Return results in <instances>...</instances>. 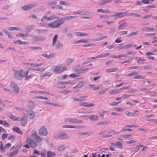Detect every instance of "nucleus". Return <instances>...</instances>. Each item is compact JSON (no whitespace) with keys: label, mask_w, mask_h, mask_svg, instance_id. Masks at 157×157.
Instances as JSON below:
<instances>
[{"label":"nucleus","mask_w":157,"mask_h":157,"mask_svg":"<svg viewBox=\"0 0 157 157\" xmlns=\"http://www.w3.org/2000/svg\"><path fill=\"white\" fill-rule=\"evenodd\" d=\"M142 145H138L136 147H134V150L135 152H137L139 149L140 146H143Z\"/></svg>","instance_id":"56"},{"label":"nucleus","mask_w":157,"mask_h":157,"mask_svg":"<svg viewBox=\"0 0 157 157\" xmlns=\"http://www.w3.org/2000/svg\"><path fill=\"white\" fill-rule=\"evenodd\" d=\"M152 17V14H150L149 15H145L143 16L142 17L143 19H146L148 18H149L151 17Z\"/></svg>","instance_id":"61"},{"label":"nucleus","mask_w":157,"mask_h":157,"mask_svg":"<svg viewBox=\"0 0 157 157\" xmlns=\"http://www.w3.org/2000/svg\"><path fill=\"white\" fill-rule=\"evenodd\" d=\"M119 91L118 90H115L114 89L110 90L109 92V94H114L119 93Z\"/></svg>","instance_id":"33"},{"label":"nucleus","mask_w":157,"mask_h":157,"mask_svg":"<svg viewBox=\"0 0 157 157\" xmlns=\"http://www.w3.org/2000/svg\"><path fill=\"white\" fill-rule=\"evenodd\" d=\"M8 30L11 31H13L14 30H20L21 29L20 28L14 27H8Z\"/></svg>","instance_id":"37"},{"label":"nucleus","mask_w":157,"mask_h":157,"mask_svg":"<svg viewBox=\"0 0 157 157\" xmlns=\"http://www.w3.org/2000/svg\"><path fill=\"white\" fill-rule=\"evenodd\" d=\"M25 142L26 144H24L23 147L28 149L29 148V146L33 148H35L37 146V144L35 141L30 137H27Z\"/></svg>","instance_id":"1"},{"label":"nucleus","mask_w":157,"mask_h":157,"mask_svg":"<svg viewBox=\"0 0 157 157\" xmlns=\"http://www.w3.org/2000/svg\"><path fill=\"white\" fill-rule=\"evenodd\" d=\"M56 155V154L52 151H48L47 153V157H54Z\"/></svg>","instance_id":"24"},{"label":"nucleus","mask_w":157,"mask_h":157,"mask_svg":"<svg viewBox=\"0 0 157 157\" xmlns=\"http://www.w3.org/2000/svg\"><path fill=\"white\" fill-rule=\"evenodd\" d=\"M128 14H129V16H132L136 17H140L141 16V15L140 14L136 13H129Z\"/></svg>","instance_id":"31"},{"label":"nucleus","mask_w":157,"mask_h":157,"mask_svg":"<svg viewBox=\"0 0 157 157\" xmlns=\"http://www.w3.org/2000/svg\"><path fill=\"white\" fill-rule=\"evenodd\" d=\"M18 121H21V124L23 126H25L27 122V119L26 118H24L23 117H19Z\"/></svg>","instance_id":"8"},{"label":"nucleus","mask_w":157,"mask_h":157,"mask_svg":"<svg viewBox=\"0 0 157 157\" xmlns=\"http://www.w3.org/2000/svg\"><path fill=\"white\" fill-rule=\"evenodd\" d=\"M64 121L66 122L74 124L81 123L82 122V121L81 120L72 117L66 118L64 119Z\"/></svg>","instance_id":"3"},{"label":"nucleus","mask_w":157,"mask_h":157,"mask_svg":"<svg viewBox=\"0 0 157 157\" xmlns=\"http://www.w3.org/2000/svg\"><path fill=\"white\" fill-rule=\"evenodd\" d=\"M38 133L40 135L45 136L48 134V131L45 128L43 127L39 130Z\"/></svg>","instance_id":"5"},{"label":"nucleus","mask_w":157,"mask_h":157,"mask_svg":"<svg viewBox=\"0 0 157 157\" xmlns=\"http://www.w3.org/2000/svg\"><path fill=\"white\" fill-rule=\"evenodd\" d=\"M74 61V59L72 58H69L66 60V63L67 65H69L72 63Z\"/></svg>","instance_id":"38"},{"label":"nucleus","mask_w":157,"mask_h":157,"mask_svg":"<svg viewBox=\"0 0 157 157\" xmlns=\"http://www.w3.org/2000/svg\"><path fill=\"white\" fill-rule=\"evenodd\" d=\"M14 77L17 79H19V77H21V74L20 70L16 71L14 74Z\"/></svg>","instance_id":"15"},{"label":"nucleus","mask_w":157,"mask_h":157,"mask_svg":"<svg viewBox=\"0 0 157 157\" xmlns=\"http://www.w3.org/2000/svg\"><path fill=\"white\" fill-rule=\"evenodd\" d=\"M90 119L91 121H95L98 120V117L97 115L91 114L90 116Z\"/></svg>","instance_id":"18"},{"label":"nucleus","mask_w":157,"mask_h":157,"mask_svg":"<svg viewBox=\"0 0 157 157\" xmlns=\"http://www.w3.org/2000/svg\"><path fill=\"white\" fill-rule=\"evenodd\" d=\"M20 71L21 78H23L25 77L28 74V71H25L23 69H21L20 70Z\"/></svg>","instance_id":"12"},{"label":"nucleus","mask_w":157,"mask_h":157,"mask_svg":"<svg viewBox=\"0 0 157 157\" xmlns=\"http://www.w3.org/2000/svg\"><path fill=\"white\" fill-rule=\"evenodd\" d=\"M6 115L11 119L13 121H18L19 117H16L15 116H13L12 114L10 113H6Z\"/></svg>","instance_id":"10"},{"label":"nucleus","mask_w":157,"mask_h":157,"mask_svg":"<svg viewBox=\"0 0 157 157\" xmlns=\"http://www.w3.org/2000/svg\"><path fill=\"white\" fill-rule=\"evenodd\" d=\"M36 142L41 143L42 142V139L39 136H38L35 139Z\"/></svg>","instance_id":"55"},{"label":"nucleus","mask_w":157,"mask_h":157,"mask_svg":"<svg viewBox=\"0 0 157 157\" xmlns=\"http://www.w3.org/2000/svg\"><path fill=\"white\" fill-rule=\"evenodd\" d=\"M58 67H59L58 68V73L62 72L66 70V67H62L61 65H58Z\"/></svg>","instance_id":"25"},{"label":"nucleus","mask_w":157,"mask_h":157,"mask_svg":"<svg viewBox=\"0 0 157 157\" xmlns=\"http://www.w3.org/2000/svg\"><path fill=\"white\" fill-rule=\"evenodd\" d=\"M59 4L63 5H67L70 4V3L68 2L64 1H60L59 2Z\"/></svg>","instance_id":"50"},{"label":"nucleus","mask_w":157,"mask_h":157,"mask_svg":"<svg viewBox=\"0 0 157 157\" xmlns=\"http://www.w3.org/2000/svg\"><path fill=\"white\" fill-rule=\"evenodd\" d=\"M146 60L142 58H141L140 57L139 59L137 60V63L142 64V62L144 61H145Z\"/></svg>","instance_id":"54"},{"label":"nucleus","mask_w":157,"mask_h":157,"mask_svg":"<svg viewBox=\"0 0 157 157\" xmlns=\"http://www.w3.org/2000/svg\"><path fill=\"white\" fill-rule=\"evenodd\" d=\"M28 106L29 108L34 109L35 106V102L33 101L29 100L28 101Z\"/></svg>","instance_id":"14"},{"label":"nucleus","mask_w":157,"mask_h":157,"mask_svg":"<svg viewBox=\"0 0 157 157\" xmlns=\"http://www.w3.org/2000/svg\"><path fill=\"white\" fill-rule=\"evenodd\" d=\"M44 63L39 64L32 63V64H31V65L33 66L34 67H38L41 66V65H44Z\"/></svg>","instance_id":"47"},{"label":"nucleus","mask_w":157,"mask_h":157,"mask_svg":"<svg viewBox=\"0 0 157 157\" xmlns=\"http://www.w3.org/2000/svg\"><path fill=\"white\" fill-rule=\"evenodd\" d=\"M36 6V5L35 4H28L26 5L23 6L21 7V8L24 10L26 11L31 9Z\"/></svg>","instance_id":"6"},{"label":"nucleus","mask_w":157,"mask_h":157,"mask_svg":"<svg viewBox=\"0 0 157 157\" xmlns=\"http://www.w3.org/2000/svg\"><path fill=\"white\" fill-rule=\"evenodd\" d=\"M114 109L117 112H121L123 110L122 108L117 107H115Z\"/></svg>","instance_id":"58"},{"label":"nucleus","mask_w":157,"mask_h":157,"mask_svg":"<svg viewBox=\"0 0 157 157\" xmlns=\"http://www.w3.org/2000/svg\"><path fill=\"white\" fill-rule=\"evenodd\" d=\"M126 15V12L118 13H116L113 16L115 19L121 18Z\"/></svg>","instance_id":"7"},{"label":"nucleus","mask_w":157,"mask_h":157,"mask_svg":"<svg viewBox=\"0 0 157 157\" xmlns=\"http://www.w3.org/2000/svg\"><path fill=\"white\" fill-rule=\"evenodd\" d=\"M28 115L30 119H33L35 117V114L33 111H31L28 112Z\"/></svg>","instance_id":"17"},{"label":"nucleus","mask_w":157,"mask_h":157,"mask_svg":"<svg viewBox=\"0 0 157 157\" xmlns=\"http://www.w3.org/2000/svg\"><path fill=\"white\" fill-rule=\"evenodd\" d=\"M17 86V85L14 82L12 81L11 82L10 85L11 88H14Z\"/></svg>","instance_id":"51"},{"label":"nucleus","mask_w":157,"mask_h":157,"mask_svg":"<svg viewBox=\"0 0 157 157\" xmlns=\"http://www.w3.org/2000/svg\"><path fill=\"white\" fill-rule=\"evenodd\" d=\"M117 68H112L110 69H106L105 71L106 73H109L117 72Z\"/></svg>","instance_id":"20"},{"label":"nucleus","mask_w":157,"mask_h":157,"mask_svg":"<svg viewBox=\"0 0 157 157\" xmlns=\"http://www.w3.org/2000/svg\"><path fill=\"white\" fill-rule=\"evenodd\" d=\"M18 152V150H16L13 151L12 152H11L9 154V155L10 156H12L13 155H16Z\"/></svg>","instance_id":"48"},{"label":"nucleus","mask_w":157,"mask_h":157,"mask_svg":"<svg viewBox=\"0 0 157 157\" xmlns=\"http://www.w3.org/2000/svg\"><path fill=\"white\" fill-rule=\"evenodd\" d=\"M57 37H58L57 35H56L54 36V37L53 38V40L52 45H55V44H56V42L57 41Z\"/></svg>","instance_id":"41"},{"label":"nucleus","mask_w":157,"mask_h":157,"mask_svg":"<svg viewBox=\"0 0 157 157\" xmlns=\"http://www.w3.org/2000/svg\"><path fill=\"white\" fill-rule=\"evenodd\" d=\"M87 96H80L78 97V98H73V99L74 101H83V99L85 97H86Z\"/></svg>","instance_id":"19"},{"label":"nucleus","mask_w":157,"mask_h":157,"mask_svg":"<svg viewBox=\"0 0 157 157\" xmlns=\"http://www.w3.org/2000/svg\"><path fill=\"white\" fill-rule=\"evenodd\" d=\"M58 17H57L53 15H51L49 16L47 18V20L48 21H51L53 20L54 19H57L59 18Z\"/></svg>","instance_id":"34"},{"label":"nucleus","mask_w":157,"mask_h":157,"mask_svg":"<svg viewBox=\"0 0 157 157\" xmlns=\"http://www.w3.org/2000/svg\"><path fill=\"white\" fill-rule=\"evenodd\" d=\"M13 89H14V92L16 94H17L19 92V87L18 86H17L15 87L14 88H13Z\"/></svg>","instance_id":"52"},{"label":"nucleus","mask_w":157,"mask_h":157,"mask_svg":"<svg viewBox=\"0 0 157 157\" xmlns=\"http://www.w3.org/2000/svg\"><path fill=\"white\" fill-rule=\"evenodd\" d=\"M116 147V145H115V144L112 142L111 144V146L109 147V149L110 150L114 151L115 150V148Z\"/></svg>","instance_id":"35"},{"label":"nucleus","mask_w":157,"mask_h":157,"mask_svg":"<svg viewBox=\"0 0 157 157\" xmlns=\"http://www.w3.org/2000/svg\"><path fill=\"white\" fill-rule=\"evenodd\" d=\"M97 11L99 13L101 12L103 13H109V10H104L102 9H98Z\"/></svg>","instance_id":"26"},{"label":"nucleus","mask_w":157,"mask_h":157,"mask_svg":"<svg viewBox=\"0 0 157 157\" xmlns=\"http://www.w3.org/2000/svg\"><path fill=\"white\" fill-rule=\"evenodd\" d=\"M63 23V20L59 19L58 20L55 21L53 22L48 23L47 25L50 28H55L58 27Z\"/></svg>","instance_id":"2"},{"label":"nucleus","mask_w":157,"mask_h":157,"mask_svg":"<svg viewBox=\"0 0 157 157\" xmlns=\"http://www.w3.org/2000/svg\"><path fill=\"white\" fill-rule=\"evenodd\" d=\"M155 29H155L154 28H152L148 27H145L143 29V30L145 31L153 30Z\"/></svg>","instance_id":"59"},{"label":"nucleus","mask_w":157,"mask_h":157,"mask_svg":"<svg viewBox=\"0 0 157 157\" xmlns=\"http://www.w3.org/2000/svg\"><path fill=\"white\" fill-rule=\"evenodd\" d=\"M88 40H87L82 39L74 42V44H80L82 43H88Z\"/></svg>","instance_id":"22"},{"label":"nucleus","mask_w":157,"mask_h":157,"mask_svg":"<svg viewBox=\"0 0 157 157\" xmlns=\"http://www.w3.org/2000/svg\"><path fill=\"white\" fill-rule=\"evenodd\" d=\"M76 36H85L89 35L87 33L80 32H76L74 33Z\"/></svg>","instance_id":"16"},{"label":"nucleus","mask_w":157,"mask_h":157,"mask_svg":"<svg viewBox=\"0 0 157 157\" xmlns=\"http://www.w3.org/2000/svg\"><path fill=\"white\" fill-rule=\"evenodd\" d=\"M145 78V76H142L140 75H138L135 76L133 79H144Z\"/></svg>","instance_id":"32"},{"label":"nucleus","mask_w":157,"mask_h":157,"mask_svg":"<svg viewBox=\"0 0 157 157\" xmlns=\"http://www.w3.org/2000/svg\"><path fill=\"white\" fill-rule=\"evenodd\" d=\"M71 83L67 81H60L59 82V84L60 85L70 84Z\"/></svg>","instance_id":"42"},{"label":"nucleus","mask_w":157,"mask_h":157,"mask_svg":"<svg viewBox=\"0 0 157 157\" xmlns=\"http://www.w3.org/2000/svg\"><path fill=\"white\" fill-rule=\"evenodd\" d=\"M115 145L118 148L121 149L122 148L123 144L120 141H117L115 144Z\"/></svg>","instance_id":"27"},{"label":"nucleus","mask_w":157,"mask_h":157,"mask_svg":"<svg viewBox=\"0 0 157 157\" xmlns=\"http://www.w3.org/2000/svg\"><path fill=\"white\" fill-rule=\"evenodd\" d=\"M62 128L79 129L82 128L83 127L80 125H64L62 126Z\"/></svg>","instance_id":"4"},{"label":"nucleus","mask_w":157,"mask_h":157,"mask_svg":"<svg viewBox=\"0 0 157 157\" xmlns=\"http://www.w3.org/2000/svg\"><path fill=\"white\" fill-rule=\"evenodd\" d=\"M31 132V136L33 138L35 139L38 136L37 135L36 131L35 130L32 131Z\"/></svg>","instance_id":"28"},{"label":"nucleus","mask_w":157,"mask_h":157,"mask_svg":"<svg viewBox=\"0 0 157 157\" xmlns=\"http://www.w3.org/2000/svg\"><path fill=\"white\" fill-rule=\"evenodd\" d=\"M137 72H133L128 74L127 75L128 77H130L131 76H134L136 75H137Z\"/></svg>","instance_id":"60"},{"label":"nucleus","mask_w":157,"mask_h":157,"mask_svg":"<svg viewBox=\"0 0 157 157\" xmlns=\"http://www.w3.org/2000/svg\"><path fill=\"white\" fill-rule=\"evenodd\" d=\"M35 74H32L30 75H27L25 78V80H28L32 78L34 76H35Z\"/></svg>","instance_id":"36"},{"label":"nucleus","mask_w":157,"mask_h":157,"mask_svg":"<svg viewBox=\"0 0 157 157\" xmlns=\"http://www.w3.org/2000/svg\"><path fill=\"white\" fill-rule=\"evenodd\" d=\"M66 146L63 145H60L58 148V150L59 151H63L65 149Z\"/></svg>","instance_id":"29"},{"label":"nucleus","mask_w":157,"mask_h":157,"mask_svg":"<svg viewBox=\"0 0 157 157\" xmlns=\"http://www.w3.org/2000/svg\"><path fill=\"white\" fill-rule=\"evenodd\" d=\"M13 131L16 132L17 133L22 135L23 132L17 126H14L12 128Z\"/></svg>","instance_id":"13"},{"label":"nucleus","mask_w":157,"mask_h":157,"mask_svg":"<svg viewBox=\"0 0 157 157\" xmlns=\"http://www.w3.org/2000/svg\"><path fill=\"white\" fill-rule=\"evenodd\" d=\"M157 42V36L154 37L153 38V41H152V43H155Z\"/></svg>","instance_id":"64"},{"label":"nucleus","mask_w":157,"mask_h":157,"mask_svg":"<svg viewBox=\"0 0 157 157\" xmlns=\"http://www.w3.org/2000/svg\"><path fill=\"white\" fill-rule=\"evenodd\" d=\"M58 66H52L51 69L53 71L55 72L58 73Z\"/></svg>","instance_id":"40"},{"label":"nucleus","mask_w":157,"mask_h":157,"mask_svg":"<svg viewBox=\"0 0 157 157\" xmlns=\"http://www.w3.org/2000/svg\"><path fill=\"white\" fill-rule=\"evenodd\" d=\"M29 70H34L35 71H40V72H42L43 71L45 70V69L44 68H37L36 69H30V68H29Z\"/></svg>","instance_id":"39"},{"label":"nucleus","mask_w":157,"mask_h":157,"mask_svg":"<svg viewBox=\"0 0 157 157\" xmlns=\"http://www.w3.org/2000/svg\"><path fill=\"white\" fill-rule=\"evenodd\" d=\"M112 0H101V3L100 4L101 5L105 4V3H108L112 1Z\"/></svg>","instance_id":"43"},{"label":"nucleus","mask_w":157,"mask_h":157,"mask_svg":"<svg viewBox=\"0 0 157 157\" xmlns=\"http://www.w3.org/2000/svg\"><path fill=\"white\" fill-rule=\"evenodd\" d=\"M79 104L86 108L90 107L94 105L93 104H89V103L86 102H81L79 103Z\"/></svg>","instance_id":"11"},{"label":"nucleus","mask_w":157,"mask_h":157,"mask_svg":"<svg viewBox=\"0 0 157 157\" xmlns=\"http://www.w3.org/2000/svg\"><path fill=\"white\" fill-rule=\"evenodd\" d=\"M150 68V66L148 65L145 66H142L139 68L141 70H145L147 69Z\"/></svg>","instance_id":"53"},{"label":"nucleus","mask_w":157,"mask_h":157,"mask_svg":"<svg viewBox=\"0 0 157 157\" xmlns=\"http://www.w3.org/2000/svg\"><path fill=\"white\" fill-rule=\"evenodd\" d=\"M3 31L5 33L6 35L8 36V37H9V38L11 37H10L11 35L9 33V32H8V31H6V30H5L4 29H3Z\"/></svg>","instance_id":"63"},{"label":"nucleus","mask_w":157,"mask_h":157,"mask_svg":"<svg viewBox=\"0 0 157 157\" xmlns=\"http://www.w3.org/2000/svg\"><path fill=\"white\" fill-rule=\"evenodd\" d=\"M15 44L18 43L19 45L26 44H28V42L26 41H22L20 40H17L14 42Z\"/></svg>","instance_id":"23"},{"label":"nucleus","mask_w":157,"mask_h":157,"mask_svg":"<svg viewBox=\"0 0 157 157\" xmlns=\"http://www.w3.org/2000/svg\"><path fill=\"white\" fill-rule=\"evenodd\" d=\"M127 56V55L125 54H121L117 56V59H120L122 57H126Z\"/></svg>","instance_id":"62"},{"label":"nucleus","mask_w":157,"mask_h":157,"mask_svg":"<svg viewBox=\"0 0 157 157\" xmlns=\"http://www.w3.org/2000/svg\"><path fill=\"white\" fill-rule=\"evenodd\" d=\"M127 23L126 22L124 23L121 25H120L118 27V28L119 29H121L122 28H124L126 26H127Z\"/></svg>","instance_id":"44"},{"label":"nucleus","mask_w":157,"mask_h":157,"mask_svg":"<svg viewBox=\"0 0 157 157\" xmlns=\"http://www.w3.org/2000/svg\"><path fill=\"white\" fill-rule=\"evenodd\" d=\"M138 126H136L134 124H132V125H128L127 124L125 125V127L126 128H134L138 127Z\"/></svg>","instance_id":"57"},{"label":"nucleus","mask_w":157,"mask_h":157,"mask_svg":"<svg viewBox=\"0 0 157 157\" xmlns=\"http://www.w3.org/2000/svg\"><path fill=\"white\" fill-rule=\"evenodd\" d=\"M68 138L67 135L66 134L61 133L60 134L57 136L55 137L57 139H66Z\"/></svg>","instance_id":"9"},{"label":"nucleus","mask_w":157,"mask_h":157,"mask_svg":"<svg viewBox=\"0 0 157 157\" xmlns=\"http://www.w3.org/2000/svg\"><path fill=\"white\" fill-rule=\"evenodd\" d=\"M84 84V82L83 81H81L79 82L73 88V89L79 88L83 86Z\"/></svg>","instance_id":"21"},{"label":"nucleus","mask_w":157,"mask_h":157,"mask_svg":"<svg viewBox=\"0 0 157 157\" xmlns=\"http://www.w3.org/2000/svg\"><path fill=\"white\" fill-rule=\"evenodd\" d=\"M121 136L122 138H127L132 137V135L130 134L123 135Z\"/></svg>","instance_id":"49"},{"label":"nucleus","mask_w":157,"mask_h":157,"mask_svg":"<svg viewBox=\"0 0 157 157\" xmlns=\"http://www.w3.org/2000/svg\"><path fill=\"white\" fill-rule=\"evenodd\" d=\"M56 46L57 48H63V44L60 42L59 41L57 42Z\"/></svg>","instance_id":"45"},{"label":"nucleus","mask_w":157,"mask_h":157,"mask_svg":"<svg viewBox=\"0 0 157 157\" xmlns=\"http://www.w3.org/2000/svg\"><path fill=\"white\" fill-rule=\"evenodd\" d=\"M109 55V53H106L105 54H102L100 55H98L97 56V58H101L103 57H106L108 56Z\"/></svg>","instance_id":"30"},{"label":"nucleus","mask_w":157,"mask_h":157,"mask_svg":"<svg viewBox=\"0 0 157 157\" xmlns=\"http://www.w3.org/2000/svg\"><path fill=\"white\" fill-rule=\"evenodd\" d=\"M29 48L33 50L42 49L41 47L35 46H30Z\"/></svg>","instance_id":"46"}]
</instances>
